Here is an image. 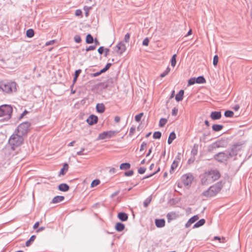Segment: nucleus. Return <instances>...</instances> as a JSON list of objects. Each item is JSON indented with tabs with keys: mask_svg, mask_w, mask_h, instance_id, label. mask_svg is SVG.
Masks as SVG:
<instances>
[{
	"mask_svg": "<svg viewBox=\"0 0 252 252\" xmlns=\"http://www.w3.org/2000/svg\"><path fill=\"white\" fill-rule=\"evenodd\" d=\"M220 177V174L218 171L211 170L202 176L201 181L203 185H208L218 179Z\"/></svg>",
	"mask_w": 252,
	"mask_h": 252,
	"instance_id": "f257e3e1",
	"label": "nucleus"
},
{
	"mask_svg": "<svg viewBox=\"0 0 252 252\" xmlns=\"http://www.w3.org/2000/svg\"><path fill=\"white\" fill-rule=\"evenodd\" d=\"M17 84L12 81L3 80L0 81V91L4 94H10L17 90Z\"/></svg>",
	"mask_w": 252,
	"mask_h": 252,
	"instance_id": "f03ea898",
	"label": "nucleus"
},
{
	"mask_svg": "<svg viewBox=\"0 0 252 252\" xmlns=\"http://www.w3.org/2000/svg\"><path fill=\"white\" fill-rule=\"evenodd\" d=\"M24 141L23 136L16 133L13 134L9 139V143L15 147L20 146Z\"/></svg>",
	"mask_w": 252,
	"mask_h": 252,
	"instance_id": "7ed1b4c3",
	"label": "nucleus"
},
{
	"mask_svg": "<svg viewBox=\"0 0 252 252\" xmlns=\"http://www.w3.org/2000/svg\"><path fill=\"white\" fill-rule=\"evenodd\" d=\"M13 111L12 107L9 105L4 104L0 106V117H6V119L11 118Z\"/></svg>",
	"mask_w": 252,
	"mask_h": 252,
	"instance_id": "20e7f679",
	"label": "nucleus"
},
{
	"mask_svg": "<svg viewBox=\"0 0 252 252\" xmlns=\"http://www.w3.org/2000/svg\"><path fill=\"white\" fill-rule=\"evenodd\" d=\"M31 125V123L29 122L22 123L17 128V133L22 136L26 135L29 130Z\"/></svg>",
	"mask_w": 252,
	"mask_h": 252,
	"instance_id": "39448f33",
	"label": "nucleus"
},
{
	"mask_svg": "<svg viewBox=\"0 0 252 252\" xmlns=\"http://www.w3.org/2000/svg\"><path fill=\"white\" fill-rule=\"evenodd\" d=\"M230 241L228 237H221V251L224 252H233L230 248Z\"/></svg>",
	"mask_w": 252,
	"mask_h": 252,
	"instance_id": "423d86ee",
	"label": "nucleus"
},
{
	"mask_svg": "<svg viewBox=\"0 0 252 252\" xmlns=\"http://www.w3.org/2000/svg\"><path fill=\"white\" fill-rule=\"evenodd\" d=\"M241 144L238 143L233 144L230 149H228L230 153H226V154H228L230 156H232V157L236 156L238 154V152L241 149Z\"/></svg>",
	"mask_w": 252,
	"mask_h": 252,
	"instance_id": "0eeeda50",
	"label": "nucleus"
},
{
	"mask_svg": "<svg viewBox=\"0 0 252 252\" xmlns=\"http://www.w3.org/2000/svg\"><path fill=\"white\" fill-rule=\"evenodd\" d=\"M193 180V176L191 173L185 174L182 177V181L185 186H190Z\"/></svg>",
	"mask_w": 252,
	"mask_h": 252,
	"instance_id": "6e6552de",
	"label": "nucleus"
},
{
	"mask_svg": "<svg viewBox=\"0 0 252 252\" xmlns=\"http://www.w3.org/2000/svg\"><path fill=\"white\" fill-rule=\"evenodd\" d=\"M118 133L116 131H104L100 133L98 135L99 139H105L107 138H111L114 136L115 134Z\"/></svg>",
	"mask_w": 252,
	"mask_h": 252,
	"instance_id": "1a4fd4ad",
	"label": "nucleus"
},
{
	"mask_svg": "<svg viewBox=\"0 0 252 252\" xmlns=\"http://www.w3.org/2000/svg\"><path fill=\"white\" fill-rule=\"evenodd\" d=\"M220 147V140H218L208 147V151L213 153L217 152V150Z\"/></svg>",
	"mask_w": 252,
	"mask_h": 252,
	"instance_id": "9d476101",
	"label": "nucleus"
},
{
	"mask_svg": "<svg viewBox=\"0 0 252 252\" xmlns=\"http://www.w3.org/2000/svg\"><path fill=\"white\" fill-rule=\"evenodd\" d=\"M210 188L211 195L213 196L220 191V182L217 183L215 185L212 186Z\"/></svg>",
	"mask_w": 252,
	"mask_h": 252,
	"instance_id": "9b49d317",
	"label": "nucleus"
},
{
	"mask_svg": "<svg viewBox=\"0 0 252 252\" xmlns=\"http://www.w3.org/2000/svg\"><path fill=\"white\" fill-rule=\"evenodd\" d=\"M116 52L119 55H122L126 50V46L125 44L122 42H120L116 46Z\"/></svg>",
	"mask_w": 252,
	"mask_h": 252,
	"instance_id": "f8f14e48",
	"label": "nucleus"
},
{
	"mask_svg": "<svg viewBox=\"0 0 252 252\" xmlns=\"http://www.w3.org/2000/svg\"><path fill=\"white\" fill-rule=\"evenodd\" d=\"M224 178L225 179L227 178V181L226 182H225L223 185L221 184V191L222 192H223L224 190L226 191L227 189H229L231 186V183L229 180V177L227 174H225Z\"/></svg>",
	"mask_w": 252,
	"mask_h": 252,
	"instance_id": "ddd939ff",
	"label": "nucleus"
},
{
	"mask_svg": "<svg viewBox=\"0 0 252 252\" xmlns=\"http://www.w3.org/2000/svg\"><path fill=\"white\" fill-rule=\"evenodd\" d=\"M86 121L89 125H93L97 123L98 118L95 115H91L88 118Z\"/></svg>",
	"mask_w": 252,
	"mask_h": 252,
	"instance_id": "4468645a",
	"label": "nucleus"
},
{
	"mask_svg": "<svg viewBox=\"0 0 252 252\" xmlns=\"http://www.w3.org/2000/svg\"><path fill=\"white\" fill-rule=\"evenodd\" d=\"M178 217L179 215L174 212L168 213L166 215V217L168 222H170L172 220H176L177 218H178Z\"/></svg>",
	"mask_w": 252,
	"mask_h": 252,
	"instance_id": "2eb2a0df",
	"label": "nucleus"
},
{
	"mask_svg": "<svg viewBox=\"0 0 252 252\" xmlns=\"http://www.w3.org/2000/svg\"><path fill=\"white\" fill-rule=\"evenodd\" d=\"M199 219L198 215H195L191 217L190 219L189 220L188 222L186 223L185 226L186 228L189 227L191 224L195 222L196 220H197Z\"/></svg>",
	"mask_w": 252,
	"mask_h": 252,
	"instance_id": "dca6fc26",
	"label": "nucleus"
},
{
	"mask_svg": "<svg viewBox=\"0 0 252 252\" xmlns=\"http://www.w3.org/2000/svg\"><path fill=\"white\" fill-rule=\"evenodd\" d=\"M117 217L122 221H126L128 220V215L124 212L119 213Z\"/></svg>",
	"mask_w": 252,
	"mask_h": 252,
	"instance_id": "f3484780",
	"label": "nucleus"
},
{
	"mask_svg": "<svg viewBox=\"0 0 252 252\" xmlns=\"http://www.w3.org/2000/svg\"><path fill=\"white\" fill-rule=\"evenodd\" d=\"M165 221L163 219H156L155 224L158 228H161L165 226Z\"/></svg>",
	"mask_w": 252,
	"mask_h": 252,
	"instance_id": "a211bd4d",
	"label": "nucleus"
},
{
	"mask_svg": "<svg viewBox=\"0 0 252 252\" xmlns=\"http://www.w3.org/2000/svg\"><path fill=\"white\" fill-rule=\"evenodd\" d=\"M226 153H230L228 150L223 152H221V162H222L223 160L226 161L228 158L232 157V156H229Z\"/></svg>",
	"mask_w": 252,
	"mask_h": 252,
	"instance_id": "6ab92c4d",
	"label": "nucleus"
},
{
	"mask_svg": "<svg viewBox=\"0 0 252 252\" xmlns=\"http://www.w3.org/2000/svg\"><path fill=\"white\" fill-rule=\"evenodd\" d=\"M125 228V225L121 222H117L115 226V229L118 232L122 231Z\"/></svg>",
	"mask_w": 252,
	"mask_h": 252,
	"instance_id": "aec40b11",
	"label": "nucleus"
},
{
	"mask_svg": "<svg viewBox=\"0 0 252 252\" xmlns=\"http://www.w3.org/2000/svg\"><path fill=\"white\" fill-rule=\"evenodd\" d=\"M184 94V91L181 90L175 96V99L177 101L179 102L183 100Z\"/></svg>",
	"mask_w": 252,
	"mask_h": 252,
	"instance_id": "412c9836",
	"label": "nucleus"
},
{
	"mask_svg": "<svg viewBox=\"0 0 252 252\" xmlns=\"http://www.w3.org/2000/svg\"><path fill=\"white\" fill-rule=\"evenodd\" d=\"M210 117L213 120L220 119V111L212 112L211 114Z\"/></svg>",
	"mask_w": 252,
	"mask_h": 252,
	"instance_id": "4be33fe9",
	"label": "nucleus"
},
{
	"mask_svg": "<svg viewBox=\"0 0 252 252\" xmlns=\"http://www.w3.org/2000/svg\"><path fill=\"white\" fill-rule=\"evenodd\" d=\"M105 106L103 103H98L96 106V109L97 112L102 113L105 111Z\"/></svg>",
	"mask_w": 252,
	"mask_h": 252,
	"instance_id": "5701e85b",
	"label": "nucleus"
},
{
	"mask_svg": "<svg viewBox=\"0 0 252 252\" xmlns=\"http://www.w3.org/2000/svg\"><path fill=\"white\" fill-rule=\"evenodd\" d=\"M58 189L62 191H67L69 190V187L66 184H61L59 185Z\"/></svg>",
	"mask_w": 252,
	"mask_h": 252,
	"instance_id": "b1692460",
	"label": "nucleus"
},
{
	"mask_svg": "<svg viewBox=\"0 0 252 252\" xmlns=\"http://www.w3.org/2000/svg\"><path fill=\"white\" fill-rule=\"evenodd\" d=\"M68 165L67 163H65L63 164V168L61 169V171L59 173V176L61 175H64L65 174V172L68 170Z\"/></svg>",
	"mask_w": 252,
	"mask_h": 252,
	"instance_id": "393cba45",
	"label": "nucleus"
},
{
	"mask_svg": "<svg viewBox=\"0 0 252 252\" xmlns=\"http://www.w3.org/2000/svg\"><path fill=\"white\" fill-rule=\"evenodd\" d=\"M64 199L63 196H56L54 197L52 200V203H57L63 201Z\"/></svg>",
	"mask_w": 252,
	"mask_h": 252,
	"instance_id": "a878e982",
	"label": "nucleus"
},
{
	"mask_svg": "<svg viewBox=\"0 0 252 252\" xmlns=\"http://www.w3.org/2000/svg\"><path fill=\"white\" fill-rule=\"evenodd\" d=\"M112 83H113V79L112 78H110V79H108L107 82L101 83V84H100V86L103 89H106V88H107L108 87H109V86H110L109 84L110 83L112 84Z\"/></svg>",
	"mask_w": 252,
	"mask_h": 252,
	"instance_id": "bb28decb",
	"label": "nucleus"
},
{
	"mask_svg": "<svg viewBox=\"0 0 252 252\" xmlns=\"http://www.w3.org/2000/svg\"><path fill=\"white\" fill-rule=\"evenodd\" d=\"M176 138V134L173 131L170 133L168 139V144H171L173 141Z\"/></svg>",
	"mask_w": 252,
	"mask_h": 252,
	"instance_id": "cd10ccee",
	"label": "nucleus"
},
{
	"mask_svg": "<svg viewBox=\"0 0 252 252\" xmlns=\"http://www.w3.org/2000/svg\"><path fill=\"white\" fill-rule=\"evenodd\" d=\"M205 223V220L204 219H202L194 224L193 228H197L201 226L204 225Z\"/></svg>",
	"mask_w": 252,
	"mask_h": 252,
	"instance_id": "c85d7f7f",
	"label": "nucleus"
},
{
	"mask_svg": "<svg viewBox=\"0 0 252 252\" xmlns=\"http://www.w3.org/2000/svg\"><path fill=\"white\" fill-rule=\"evenodd\" d=\"M195 81L197 84H203L206 82V80L203 76L195 78Z\"/></svg>",
	"mask_w": 252,
	"mask_h": 252,
	"instance_id": "c756f323",
	"label": "nucleus"
},
{
	"mask_svg": "<svg viewBox=\"0 0 252 252\" xmlns=\"http://www.w3.org/2000/svg\"><path fill=\"white\" fill-rule=\"evenodd\" d=\"M130 167V164L129 163H123L120 165V168L121 170H127Z\"/></svg>",
	"mask_w": 252,
	"mask_h": 252,
	"instance_id": "7c9ffc66",
	"label": "nucleus"
},
{
	"mask_svg": "<svg viewBox=\"0 0 252 252\" xmlns=\"http://www.w3.org/2000/svg\"><path fill=\"white\" fill-rule=\"evenodd\" d=\"M94 38L91 34H88L86 36V42L87 44H91L94 42Z\"/></svg>",
	"mask_w": 252,
	"mask_h": 252,
	"instance_id": "2f4dec72",
	"label": "nucleus"
},
{
	"mask_svg": "<svg viewBox=\"0 0 252 252\" xmlns=\"http://www.w3.org/2000/svg\"><path fill=\"white\" fill-rule=\"evenodd\" d=\"M36 238L35 235H32L30 238L26 242V246L29 247Z\"/></svg>",
	"mask_w": 252,
	"mask_h": 252,
	"instance_id": "473e14b6",
	"label": "nucleus"
},
{
	"mask_svg": "<svg viewBox=\"0 0 252 252\" xmlns=\"http://www.w3.org/2000/svg\"><path fill=\"white\" fill-rule=\"evenodd\" d=\"M34 32L32 29H28L26 32V35L28 37L31 38L34 36Z\"/></svg>",
	"mask_w": 252,
	"mask_h": 252,
	"instance_id": "72a5a7b5",
	"label": "nucleus"
},
{
	"mask_svg": "<svg viewBox=\"0 0 252 252\" xmlns=\"http://www.w3.org/2000/svg\"><path fill=\"white\" fill-rule=\"evenodd\" d=\"M178 165V161L176 160H174L171 166V170L170 171V172L171 173L177 167Z\"/></svg>",
	"mask_w": 252,
	"mask_h": 252,
	"instance_id": "f704fd0d",
	"label": "nucleus"
},
{
	"mask_svg": "<svg viewBox=\"0 0 252 252\" xmlns=\"http://www.w3.org/2000/svg\"><path fill=\"white\" fill-rule=\"evenodd\" d=\"M233 115L234 112L232 111L229 110H226L224 114V116L226 118H231L233 117Z\"/></svg>",
	"mask_w": 252,
	"mask_h": 252,
	"instance_id": "c9c22d12",
	"label": "nucleus"
},
{
	"mask_svg": "<svg viewBox=\"0 0 252 252\" xmlns=\"http://www.w3.org/2000/svg\"><path fill=\"white\" fill-rule=\"evenodd\" d=\"M176 54L173 55L171 60V64L173 67L175 66L176 63Z\"/></svg>",
	"mask_w": 252,
	"mask_h": 252,
	"instance_id": "e433bc0d",
	"label": "nucleus"
},
{
	"mask_svg": "<svg viewBox=\"0 0 252 252\" xmlns=\"http://www.w3.org/2000/svg\"><path fill=\"white\" fill-rule=\"evenodd\" d=\"M167 120L166 119L164 118H161L160 119L159 122V126L160 127H163L164 126V125L167 123Z\"/></svg>",
	"mask_w": 252,
	"mask_h": 252,
	"instance_id": "4c0bfd02",
	"label": "nucleus"
},
{
	"mask_svg": "<svg viewBox=\"0 0 252 252\" xmlns=\"http://www.w3.org/2000/svg\"><path fill=\"white\" fill-rule=\"evenodd\" d=\"M153 136L154 139H160L161 136V133L160 131L155 132Z\"/></svg>",
	"mask_w": 252,
	"mask_h": 252,
	"instance_id": "58836bf2",
	"label": "nucleus"
},
{
	"mask_svg": "<svg viewBox=\"0 0 252 252\" xmlns=\"http://www.w3.org/2000/svg\"><path fill=\"white\" fill-rule=\"evenodd\" d=\"M170 71V68L169 67H167L166 68V70L160 74V76L162 78L164 77L165 76H166L168 74V73Z\"/></svg>",
	"mask_w": 252,
	"mask_h": 252,
	"instance_id": "ea45409f",
	"label": "nucleus"
},
{
	"mask_svg": "<svg viewBox=\"0 0 252 252\" xmlns=\"http://www.w3.org/2000/svg\"><path fill=\"white\" fill-rule=\"evenodd\" d=\"M202 195L203 196H206V197H211L213 196L212 195H211V190L210 188H209L208 190L204 191L202 193Z\"/></svg>",
	"mask_w": 252,
	"mask_h": 252,
	"instance_id": "a19ab883",
	"label": "nucleus"
},
{
	"mask_svg": "<svg viewBox=\"0 0 252 252\" xmlns=\"http://www.w3.org/2000/svg\"><path fill=\"white\" fill-rule=\"evenodd\" d=\"M100 184V181L98 179H95L92 181L91 183V187H94Z\"/></svg>",
	"mask_w": 252,
	"mask_h": 252,
	"instance_id": "79ce46f5",
	"label": "nucleus"
},
{
	"mask_svg": "<svg viewBox=\"0 0 252 252\" xmlns=\"http://www.w3.org/2000/svg\"><path fill=\"white\" fill-rule=\"evenodd\" d=\"M143 116V113H139V114L135 116V120L137 122H140L141 121V119Z\"/></svg>",
	"mask_w": 252,
	"mask_h": 252,
	"instance_id": "37998d69",
	"label": "nucleus"
},
{
	"mask_svg": "<svg viewBox=\"0 0 252 252\" xmlns=\"http://www.w3.org/2000/svg\"><path fill=\"white\" fill-rule=\"evenodd\" d=\"M212 128L215 131H219L220 130V125H214Z\"/></svg>",
	"mask_w": 252,
	"mask_h": 252,
	"instance_id": "c03bdc74",
	"label": "nucleus"
},
{
	"mask_svg": "<svg viewBox=\"0 0 252 252\" xmlns=\"http://www.w3.org/2000/svg\"><path fill=\"white\" fill-rule=\"evenodd\" d=\"M111 65L112 64L111 63H107L103 69H101L103 73L105 72L107 70H108L109 69Z\"/></svg>",
	"mask_w": 252,
	"mask_h": 252,
	"instance_id": "a18cd8bd",
	"label": "nucleus"
},
{
	"mask_svg": "<svg viewBox=\"0 0 252 252\" xmlns=\"http://www.w3.org/2000/svg\"><path fill=\"white\" fill-rule=\"evenodd\" d=\"M218 62H219V57L218 55H215L213 58V65L214 66H216L218 63Z\"/></svg>",
	"mask_w": 252,
	"mask_h": 252,
	"instance_id": "49530a36",
	"label": "nucleus"
},
{
	"mask_svg": "<svg viewBox=\"0 0 252 252\" xmlns=\"http://www.w3.org/2000/svg\"><path fill=\"white\" fill-rule=\"evenodd\" d=\"M195 83H196L195 77L191 78L188 81V85H192Z\"/></svg>",
	"mask_w": 252,
	"mask_h": 252,
	"instance_id": "de8ad7c7",
	"label": "nucleus"
},
{
	"mask_svg": "<svg viewBox=\"0 0 252 252\" xmlns=\"http://www.w3.org/2000/svg\"><path fill=\"white\" fill-rule=\"evenodd\" d=\"M74 39L76 43H80L81 41V37L79 35H75L74 37Z\"/></svg>",
	"mask_w": 252,
	"mask_h": 252,
	"instance_id": "09e8293b",
	"label": "nucleus"
},
{
	"mask_svg": "<svg viewBox=\"0 0 252 252\" xmlns=\"http://www.w3.org/2000/svg\"><path fill=\"white\" fill-rule=\"evenodd\" d=\"M220 152L218 153L214 156V158L219 162H220Z\"/></svg>",
	"mask_w": 252,
	"mask_h": 252,
	"instance_id": "8fccbe9b",
	"label": "nucleus"
},
{
	"mask_svg": "<svg viewBox=\"0 0 252 252\" xmlns=\"http://www.w3.org/2000/svg\"><path fill=\"white\" fill-rule=\"evenodd\" d=\"M151 201V199H149V198L146 199L144 202V203H143L144 206L145 207H147L149 205Z\"/></svg>",
	"mask_w": 252,
	"mask_h": 252,
	"instance_id": "3c124183",
	"label": "nucleus"
},
{
	"mask_svg": "<svg viewBox=\"0 0 252 252\" xmlns=\"http://www.w3.org/2000/svg\"><path fill=\"white\" fill-rule=\"evenodd\" d=\"M149 43V39L148 37H146L143 40L142 44L144 46H147L148 45Z\"/></svg>",
	"mask_w": 252,
	"mask_h": 252,
	"instance_id": "603ef678",
	"label": "nucleus"
},
{
	"mask_svg": "<svg viewBox=\"0 0 252 252\" xmlns=\"http://www.w3.org/2000/svg\"><path fill=\"white\" fill-rule=\"evenodd\" d=\"M103 72L102 71L101 69L98 71V72H95V73H93L91 74V76L92 77H97L99 75H100L101 74L103 73Z\"/></svg>",
	"mask_w": 252,
	"mask_h": 252,
	"instance_id": "864d4df0",
	"label": "nucleus"
},
{
	"mask_svg": "<svg viewBox=\"0 0 252 252\" xmlns=\"http://www.w3.org/2000/svg\"><path fill=\"white\" fill-rule=\"evenodd\" d=\"M160 171V168L158 167V169H157V170L154 173H153V174H151V175H148V176H146L145 177H144L143 178V179H147V178H150V177H152V176H153L154 175L156 174V173H157L158 172H159Z\"/></svg>",
	"mask_w": 252,
	"mask_h": 252,
	"instance_id": "5fc2aeb1",
	"label": "nucleus"
},
{
	"mask_svg": "<svg viewBox=\"0 0 252 252\" xmlns=\"http://www.w3.org/2000/svg\"><path fill=\"white\" fill-rule=\"evenodd\" d=\"M129 38H130V34L129 33H127L125 36V37H124V41L127 43L129 42Z\"/></svg>",
	"mask_w": 252,
	"mask_h": 252,
	"instance_id": "6e6d98bb",
	"label": "nucleus"
},
{
	"mask_svg": "<svg viewBox=\"0 0 252 252\" xmlns=\"http://www.w3.org/2000/svg\"><path fill=\"white\" fill-rule=\"evenodd\" d=\"M146 146L147 143L145 142H142V143L141 145L140 151L142 152V151H143L146 148Z\"/></svg>",
	"mask_w": 252,
	"mask_h": 252,
	"instance_id": "4d7b16f0",
	"label": "nucleus"
},
{
	"mask_svg": "<svg viewBox=\"0 0 252 252\" xmlns=\"http://www.w3.org/2000/svg\"><path fill=\"white\" fill-rule=\"evenodd\" d=\"M95 48H96L95 45H91V46H90L88 47H87L86 49V51L88 52V51H91V50H94Z\"/></svg>",
	"mask_w": 252,
	"mask_h": 252,
	"instance_id": "13d9d810",
	"label": "nucleus"
},
{
	"mask_svg": "<svg viewBox=\"0 0 252 252\" xmlns=\"http://www.w3.org/2000/svg\"><path fill=\"white\" fill-rule=\"evenodd\" d=\"M145 171H146V168L144 167H140L138 170V173L140 174L144 173Z\"/></svg>",
	"mask_w": 252,
	"mask_h": 252,
	"instance_id": "bf43d9fd",
	"label": "nucleus"
},
{
	"mask_svg": "<svg viewBox=\"0 0 252 252\" xmlns=\"http://www.w3.org/2000/svg\"><path fill=\"white\" fill-rule=\"evenodd\" d=\"M133 174V171L132 170H129L125 172V175L126 176H130Z\"/></svg>",
	"mask_w": 252,
	"mask_h": 252,
	"instance_id": "052dcab7",
	"label": "nucleus"
},
{
	"mask_svg": "<svg viewBox=\"0 0 252 252\" xmlns=\"http://www.w3.org/2000/svg\"><path fill=\"white\" fill-rule=\"evenodd\" d=\"M98 53L100 55H102L104 51V47L103 46H101L98 49V50H97Z\"/></svg>",
	"mask_w": 252,
	"mask_h": 252,
	"instance_id": "680f3d73",
	"label": "nucleus"
},
{
	"mask_svg": "<svg viewBox=\"0 0 252 252\" xmlns=\"http://www.w3.org/2000/svg\"><path fill=\"white\" fill-rule=\"evenodd\" d=\"M178 109L174 107L172 110V115L173 116H176L177 114Z\"/></svg>",
	"mask_w": 252,
	"mask_h": 252,
	"instance_id": "e2e57ef3",
	"label": "nucleus"
},
{
	"mask_svg": "<svg viewBox=\"0 0 252 252\" xmlns=\"http://www.w3.org/2000/svg\"><path fill=\"white\" fill-rule=\"evenodd\" d=\"M84 151H85V149L82 148V149L80 151L77 152V155L78 156L86 155V154L84 153Z\"/></svg>",
	"mask_w": 252,
	"mask_h": 252,
	"instance_id": "0e129e2a",
	"label": "nucleus"
},
{
	"mask_svg": "<svg viewBox=\"0 0 252 252\" xmlns=\"http://www.w3.org/2000/svg\"><path fill=\"white\" fill-rule=\"evenodd\" d=\"M82 12L80 9H77L75 11V15L79 16L82 15Z\"/></svg>",
	"mask_w": 252,
	"mask_h": 252,
	"instance_id": "69168bd1",
	"label": "nucleus"
},
{
	"mask_svg": "<svg viewBox=\"0 0 252 252\" xmlns=\"http://www.w3.org/2000/svg\"><path fill=\"white\" fill-rule=\"evenodd\" d=\"M81 71L82 70L81 69L76 70L75 72L74 76H76V77H78Z\"/></svg>",
	"mask_w": 252,
	"mask_h": 252,
	"instance_id": "338daca9",
	"label": "nucleus"
},
{
	"mask_svg": "<svg viewBox=\"0 0 252 252\" xmlns=\"http://www.w3.org/2000/svg\"><path fill=\"white\" fill-rule=\"evenodd\" d=\"M135 127H131L130 128V130H129V135H132V134L134 133V132L135 131Z\"/></svg>",
	"mask_w": 252,
	"mask_h": 252,
	"instance_id": "774afa93",
	"label": "nucleus"
}]
</instances>
